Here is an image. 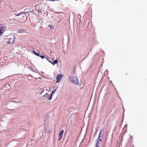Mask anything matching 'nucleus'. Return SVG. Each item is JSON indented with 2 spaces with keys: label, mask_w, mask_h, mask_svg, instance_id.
<instances>
[{
  "label": "nucleus",
  "mask_w": 147,
  "mask_h": 147,
  "mask_svg": "<svg viewBox=\"0 0 147 147\" xmlns=\"http://www.w3.org/2000/svg\"><path fill=\"white\" fill-rule=\"evenodd\" d=\"M69 79L73 83L76 84H78L79 81L77 78L76 76L70 77Z\"/></svg>",
  "instance_id": "1"
},
{
  "label": "nucleus",
  "mask_w": 147,
  "mask_h": 147,
  "mask_svg": "<svg viewBox=\"0 0 147 147\" xmlns=\"http://www.w3.org/2000/svg\"><path fill=\"white\" fill-rule=\"evenodd\" d=\"M6 27L5 26L4 24H1L0 26V36L3 34Z\"/></svg>",
  "instance_id": "2"
},
{
  "label": "nucleus",
  "mask_w": 147,
  "mask_h": 147,
  "mask_svg": "<svg viewBox=\"0 0 147 147\" xmlns=\"http://www.w3.org/2000/svg\"><path fill=\"white\" fill-rule=\"evenodd\" d=\"M26 31V30L24 29L20 28L18 30L17 32L18 33H27Z\"/></svg>",
  "instance_id": "3"
},
{
  "label": "nucleus",
  "mask_w": 147,
  "mask_h": 147,
  "mask_svg": "<svg viewBox=\"0 0 147 147\" xmlns=\"http://www.w3.org/2000/svg\"><path fill=\"white\" fill-rule=\"evenodd\" d=\"M63 75L62 74H59L56 77V82H59L61 80V78L63 76Z\"/></svg>",
  "instance_id": "4"
},
{
  "label": "nucleus",
  "mask_w": 147,
  "mask_h": 147,
  "mask_svg": "<svg viewBox=\"0 0 147 147\" xmlns=\"http://www.w3.org/2000/svg\"><path fill=\"white\" fill-rule=\"evenodd\" d=\"M64 132L63 130H61L59 133L58 135V140H61L62 139L63 134Z\"/></svg>",
  "instance_id": "5"
},
{
  "label": "nucleus",
  "mask_w": 147,
  "mask_h": 147,
  "mask_svg": "<svg viewBox=\"0 0 147 147\" xmlns=\"http://www.w3.org/2000/svg\"><path fill=\"white\" fill-rule=\"evenodd\" d=\"M47 60L53 65H54L55 64H57V63L58 62V61L56 60L53 61H51L50 60L49 61L48 59H47Z\"/></svg>",
  "instance_id": "6"
},
{
  "label": "nucleus",
  "mask_w": 147,
  "mask_h": 147,
  "mask_svg": "<svg viewBox=\"0 0 147 147\" xmlns=\"http://www.w3.org/2000/svg\"><path fill=\"white\" fill-rule=\"evenodd\" d=\"M32 53L35 54V55H36L37 56H39V54L36 53V52H35L34 50H33L32 51Z\"/></svg>",
  "instance_id": "7"
},
{
  "label": "nucleus",
  "mask_w": 147,
  "mask_h": 147,
  "mask_svg": "<svg viewBox=\"0 0 147 147\" xmlns=\"http://www.w3.org/2000/svg\"><path fill=\"white\" fill-rule=\"evenodd\" d=\"M104 131V130L103 129H102L100 130V132L99 133V136H100V135H101V133L102 132H103Z\"/></svg>",
  "instance_id": "8"
},
{
  "label": "nucleus",
  "mask_w": 147,
  "mask_h": 147,
  "mask_svg": "<svg viewBox=\"0 0 147 147\" xmlns=\"http://www.w3.org/2000/svg\"><path fill=\"white\" fill-rule=\"evenodd\" d=\"M99 143L98 142H96V147H99Z\"/></svg>",
  "instance_id": "9"
},
{
  "label": "nucleus",
  "mask_w": 147,
  "mask_h": 147,
  "mask_svg": "<svg viewBox=\"0 0 147 147\" xmlns=\"http://www.w3.org/2000/svg\"><path fill=\"white\" fill-rule=\"evenodd\" d=\"M49 26L50 27L51 29L53 30L54 29V28L53 26L51 25H49Z\"/></svg>",
  "instance_id": "10"
},
{
  "label": "nucleus",
  "mask_w": 147,
  "mask_h": 147,
  "mask_svg": "<svg viewBox=\"0 0 147 147\" xmlns=\"http://www.w3.org/2000/svg\"><path fill=\"white\" fill-rule=\"evenodd\" d=\"M100 136H99H99H98V140H97V142H99V141H101V139H100Z\"/></svg>",
  "instance_id": "11"
},
{
  "label": "nucleus",
  "mask_w": 147,
  "mask_h": 147,
  "mask_svg": "<svg viewBox=\"0 0 147 147\" xmlns=\"http://www.w3.org/2000/svg\"><path fill=\"white\" fill-rule=\"evenodd\" d=\"M53 95H52L51 94L50 95L48 98V99L49 100H51V99L52 96Z\"/></svg>",
  "instance_id": "12"
},
{
  "label": "nucleus",
  "mask_w": 147,
  "mask_h": 147,
  "mask_svg": "<svg viewBox=\"0 0 147 147\" xmlns=\"http://www.w3.org/2000/svg\"><path fill=\"white\" fill-rule=\"evenodd\" d=\"M56 90H53L52 91V92H51V94L52 95H53V94L55 92Z\"/></svg>",
  "instance_id": "13"
},
{
  "label": "nucleus",
  "mask_w": 147,
  "mask_h": 147,
  "mask_svg": "<svg viewBox=\"0 0 147 147\" xmlns=\"http://www.w3.org/2000/svg\"><path fill=\"white\" fill-rule=\"evenodd\" d=\"M15 39H16V38L15 37H14L13 38V40L12 42V43H14L15 42Z\"/></svg>",
  "instance_id": "14"
},
{
  "label": "nucleus",
  "mask_w": 147,
  "mask_h": 147,
  "mask_svg": "<svg viewBox=\"0 0 147 147\" xmlns=\"http://www.w3.org/2000/svg\"><path fill=\"white\" fill-rule=\"evenodd\" d=\"M40 57L42 59H43L44 58V56H41V55H40Z\"/></svg>",
  "instance_id": "15"
},
{
  "label": "nucleus",
  "mask_w": 147,
  "mask_h": 147,
  "mask_svg": "<svg viewBox=\"0 0 147 147\" xmlns=\"http://www.w3.org/2000/svg\"><path fill=\"white\" fill-rule=\"evenodd\" d=\"M20 13H19V14H15V16H19L20 15Z\"/></svg>",
  "instance_id": "16"
},
{
  "label": "nucleus",
  "mask_w": 147,
  "mask_h": 147,
  "mask_svg": "<svg viewBox=\"0 0 147 147\" xmlns=\"http://www.w3.org/2000/svg\"><path fill=\"white\" fill-rule=\"evenodd\" d=\"M10 42H11L10 41H8L7 42V43L8 44H9L10 43Z\"/></svg>",
  "instance_id": "17"
},
{
  "label": "nucleus",
  "mask_w": 147,
  "mask_h": 147,
  "mask_svg": "<svg viewBox=\"0 0 147 147\" xmlns=\"http://www.w3.org/2000/svg\"><path fill=\"white\" fill-rule=\"evenodd\" d=\"M46 94V95H47V94Z\"/></svg>",
  "instance_id": "18"
},
{
  "label": "nucleus",
  "mask_w": 147,
  "mask_h": 147,
  "mask_svg": "<svg viewBox=\"0 0 147 147\" xmlns=\"http://www.w3.org/2000/svg\"><path fill=\"white\" fill-rule=\"evenodd\" d=\"M12 101V102H14V101Z\"/></svg>",
  "instance_id": "19"
}]
</instances>
